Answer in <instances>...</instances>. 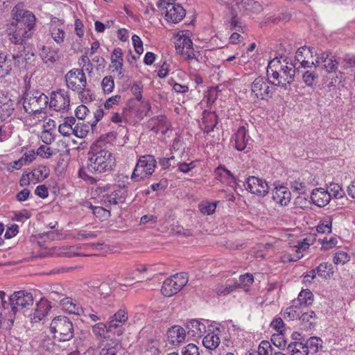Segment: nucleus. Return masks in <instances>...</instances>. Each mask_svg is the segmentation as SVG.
Instances as JSON below:
<instances>
[{"instance_id":"nucleus-49","label":"nucleus","mask_w":355,"mask_h":355,"mask_svg":"<svg viewBox=\"0 0 355 355\" xmlns=\"http://www.w3.org/2000/svg\"><path fill=\"white\" fill-rule=\"evenodd\" d=\"M101 87L104 93H111L114 87V82L112 76H107L104 77L101 81Z\"/></svg>"},{"instance_id":"nucleus-47","label":"nucleus","mask_w":355,"mask_h":355,"mask_svg":"<svg viewBox=\"0 0 355 355\" xmlns=\"http://www.w3.org/2000/svg\"><path fill=\"white\" fill-rule=\"evenodd\" d=\"M199 210L207 215L212 214L216 208V202H202L198 205Z\"/></svg>"},{"instance_id":"nucleus-61","label":"nucleus","mask_w":355,"mask_h":355,"mask_svg":"<svg viewBox=\"0 0 355 355\" xmlns=\"http://www.w3.org/2000/svg\"><path fill=\"white\" fill-rule=\"evenodd\" d=\"M40 139L47 146L55 140V136L50 130H44L41 132Z\"/></svg>"},{"instance_id":"nucleus-64","label":"nucleus","mask_w":355,"mask_h":355,"mask_svg":"<svg viewBox=\"0 0 355 355\" xmlns=\"http://www.w3.org/2000/svg\"><path fill=\"white\" fill-rule=\"evenodd\" d=\"M132 44L134 45L135 51L138 54H141L144 51V48H143V42H142L141 38L138 35H134L132 37Z\"/></svg>"},{"instance_id":"nucleus-43","label":"nucleus","mask_w":355,"mask_h":355,"mask_svg":"<svg viewBox=\"0 0 355 355\" xmlns=\"http://www.w3.org/2000/svg\"><path fill=\"white\" fill-rule=\"evenodd\" d=\"M253 282V275L250 273H246L245 275H241L239 282H235L234 285H237V288H245L246 287H249L251 284H252Z\"/></svg>"},{"instance_id":"nucleus-40","label":"nucleus","mask_w":355,"mask_h":355,"mask_svg":"<svg viewBox=\"0 0 355 355\" xmlns=\"http://www.w3.org/2000/svg\"><path fill=\"white\" fill-rule=\"evenodd\" d=\"M332 218L331 216H326L320 224L317 226L316 230L320 233L330 234L331 232Z\"/></svg>"},{"instance_id":"nucleus-5","label":"nucleus","mask_w":355,"mask_h":355,"mask_svg":"<svg viewBox=\"0 0 355 355\" xmlns=\"http://www.w3.org/2000/svg\"><path fill=\"white\" fill-rule=\"evenodd\" d=\"M23 107L28 114H40L49 104V98L43 92L33 89L26 91L23 95Z\"/></svg>"},{"instance_id":"nucleus-28","label":"nucleus","mask_w":355,"mask_h":355,"mask_svg":"<svg viewBox=\"0 0 355 355\" xmlns=\"http://www.w3.org/2000/svg\"><path fill=\"white\" fill-rule=\"evenodd\" d=\"M312 53L313 51L311 49L307 48L305 46H302L299 48L296 51L294 60H293V63L296 64V66H297L304 62L306 59H307L309 56L312 57Z\"/></svg>"},{"instance_id":"nucleus-41","label":"nucleus","mask_w":355,"mask_h":355,"mask_svg":"<svg viewBox=\"0 0 355 355\" xmlns=\"http://www.w3.org/2000/svg\"><path fill=\"white\" fill-rule=\"evenodd\" d=\"M249 0H233L231 1L232 12L245 13L246 8L248 6Z\"/></svg>"},{"instance_id":"nucleus-38","label":"nucleus","mask_w":355,"mask_h":355,"mask_svg":"<svg viewBox=\"0 0 355 355\" xmlns=\"http://www.w3.org/2000/svg\"><path fill=\"white\" fill-rule=\"evenodd\" d=\"M237 288V285L233 284H218L214 291L218 296H225Z\"/></svg>"},{"instance_id":"nucleus-42","label":"nucleus","mask_w":355,"mask_h":355,"mask_svg":"<svg viewBox=\"0 0 355 355\" xmlns=\"http://www.w3.org/2000/svg\"><path fill=\"white\" fill-rule=\"evenodd\" d=\"M56 148H52L48 146H40L37 150V155L46 159H49L58 153Z\"/></svg>"},{"instance_id":"nucleus-46","label":"nucleus","mask_w":355,"mask_h":355,"mask_svg":"<svg viewBox=\"0 0 355 355\" xmlns=\"http://www.w3.org/2000/svg\"><path fill=\"white\" fill-rule=\"evenodd\" d=\"M318 74L315 71H306L302 75V79L308 87H313L314 83L318 80Z\"/></svg>"},{"instance_id":"nucleus-62","label":"nucleus","mask_w":355,"mask_h":355,"mask_svg":"<svg viewBox=\"0 0 355 355\" xmlns=\"http://www.w3.org/2000/svg\"><path fill=\"white\" fill-rule=\"evenodd\" d=\"M182 355H200L198 347L193 344H189L183 348L182 352Z\"/></svg>"},{"instance_id":"nucleus-56","label":"nucleus","mask_w":355,"mask_h":355,"mask_svg":"<svg viewBox=\"0 0 355 355\" xmlns=\"http://www.w3.org/2000/svg\"><path fill=\"white\" fill-rule=\"evenodd\" d=\"M263 10L262 6L257 1L249 0L248 6L245 14L259 13Z\"/></svg>"},{"instance_id":"nucleus-8","label":"nucleus","mask_w":355,"mask_h":355,"mask_svg":"<svg viewBox=\"0 0 355 355\" xmlns=\"http://www.w3.org/2000/svg\"><path fill=\"white\" fill-rule=\"evenodd\" d=\"M188 282L186 274L180 273L167 278L161 288L162 293L166 297L177 294Z\"/></svg>"},{"instance_id":"nucleus-4","label":"nucleus","mask_w":355,"mask_h":355,"mask_svg":"<svg viewBox=\"0 0 355 355\" xmlns=\"http://www.w3.org/2000/svg\"><path fill=\"white\" fill-rule=\"evenodd\" d=\"M33 304V297L31 293L24 290L14 292L3 304V309L0 312V322L7 320L12 325L17 313H24Z\"/></svg>"},{"instance_id":"nucleus-10","label":"nucleus","mask_w":355,"mask_h":355,"mask_svg":"<svg viewBox=\"0 0 355 355\" xmlns=\"http://www.w3.org/2000/svg\"><path fill=\"white\" fill-rule=\"evenodd\" d=\"M68 89L73 92H82L87 86V78L83 69H72L64 76Z\"/></svg>"},{"instance_id":"nucleus-35","label":"nucleus","mask_w":355,"mask_h":355,"mask_svg":"<svg viewBox=\"0 0 355 355\" xmlns=\"http://www.w3.org/2000/svg\"><path fill=\"white\" fill-rule=\"evenodd\" d=\"M192 48L193 42L187 36L180 37L175 44V49L179 53L184 52L187 50L191 49Z\"/></svg>"},{"instance_id":"nucleus-23","label":"nucleus","mask_w":355,"mask_h":355,"mask_svg":"<svg viewBox=\"0 0 355 355\" xmlns=\"http://www.w3.org/2000/svg\"><path fill=\"white\" fill-rule=\"evenodd\" d=\"M202 120L201 129L207 134L213 131L217 124V116L215 112L204 111Z\"/></svg>"},{"instance_id":"nucleus-6","label":"nucleus","mask_w":355,"mask_h":355,"mask_svg":"<svg viewBox=\"0 0 355 355\" xmlns=\"http://www.w3.org/2000/svg\"><path fill=\"white\" fill-rule=\"evenodd\" d=\"M50 328L53 337L59 341H68L73 337L74 328L71 320L66 316L59 315L53 318Z\"/></svg>"},{"instance_id":"nucleus-1","label":"nucleus","mask_w":355,"mask_h":355,"mask_svg":"<svg viewBox=\"0 0 355 355\" xmlns=\"http://www.w3.org/2000/svg\"><path fill=\"white\" fill-rule=\"evenodd\" d=\"M12 21L8 26L10 41L19 45H24L26 40L32 36L35 25V15L23 8V5H16L12 10Z\"/></svg>"},{"instance_id":"nucleus-26","label":"nucleus","mask_w":355,"mask_h":355,"mask_svg":"<svg viewBox=\"0 0 355 355\" xmlns=\"http://www.w3.org/2000/svg\"><path fill=\"white\" fill-rule=\"evenodd\" d=\"M186 328L188 330V334L192 336H200L205 332V325L201 323L199 320L193 319L187 322Z\"/></svg>"},{"instance_id":"nucleus-19","label":"nucleus","mask_w":355,"mask_h":355,"mask_svg":"<svg viewBox=\"0 0 355 355\" xmlns=\"http://www.w3.org/2000/svg\"><path fill=\"white\" fill-rule=\"evenodd\" d=\"M235 148L239 150H245L251 141L250 137L247 134L244 126L240 127L234 135Z\"/></svg>"},{"instance_id":"nucleus-16","label":"nucleus","mask_w":355,"mask_h":355,"mask_svg":"<svg viewBox=\"0 0 355 355\" xmlns=\"http://www.w3.org/2000/svg\"><path fill=\"white\" fill-rule=\"evenodd\" d=\"M273 200L282 206H286L291 201V193L288 189L284 186L275 185L272 193Z\"/></svg>"},{"instance_id":"nucleus-58","label":"nucleus","mask_w":355,"mask_h":355,"mask_svg":"<svg viewBox=\"0 0 355 355\" xmlns=\"http://www.w3.org/2000/svg\"><path fill=\"white\" fill-rule=\"evenodd\" d=\"M349 259L348 254L343 251H339L335 254L334 262L336 264H345Z\"/></svg>"},{"instance_id":"nucleus-27","label":"nucleus","mask_w":355,"mask_h":355,"mask_svg":"<svg viewBox=\"0 0 355 355\" xmlns=\"http://www.w3.org/2000/svg\"><path fill=\"white\" fill-rule=\"evenodd\" d=\"M50 173L49 168L44 165H40L33 171H31V177L35 180L33 183L40 182L46 179Z\"/></svg>"},{"instance_id":"nucleus-54","label":"nucleus","mask_w":355,"mask_h":355,"mask_svg":"<svg viewBox=\"0 0 355 355\" xmlns=\"http://www.w3.org/2000/svg\"><path fill=\"white\" fill-rule=\"evenodd\" d=\"M0 103H1V109L3 114L7 116H10L15 110L14 101L11 99H9L4 103H1V101H0Z\"/></svg>"},{"instance_id":"nucleus-11","label":"nucleus","mask_w":355,"mask_h":355,"mask_svg":"<svg viewBox=\"0 0 355 355\" xmlns=\"http://www.w3.org/2000/svg\"><path fill=\"white\" fill-rule=\"evenodd\" d=\"M69 95L64 89H58L51 94V100L49 101V107L55 111L64 112L69 107Z\"/></svg>"},{"instance_id":"nucleus-29","label":"nucleus","mask_w":355,"mask_h":355,"mask_svg":"<svg viewBox=\"0 0 355 355\" xmlns=\"http://www.w3.org/2000/svg\"><path fill=\"white\" fill-rule=\"evenodd\" d=\"M287 349L291 355H308L307 346L302 342H293L290 343Z\"/></svg>"},{"instance_id":"nucleus-9","label":"nucleus","mask_w":355,"mask_h":355,"mask_svg":"<svg viewBox=\"0 0 355 355\" xmlns=\"http://www.w3.org/2000/svg\"><path fill=\"white\" fill-rule=\"evenodd\" d=\"M156 166V160L153 155L141 156L138 160L136 166L132 172L131 178L140 177L141 180L151 175Z\"/></svg>"},{"instance_id":"nucleus-36","label":"nucleus","mask_w":355,"mask_h":355,"mask_svg":"<svg viewBox=\"0 0 355 355\" xmlns=\"http://www.w3.org/2000/svg\"><path fill=\"white\" fill-rule=\"evenodd\" d=\"M322 340L320 338L317 336H312L309 338L304 343L307 346V351H313L314 353L318 352L322 348Z\"/></svg>"},{"instance_id":"nucleus-15","label":"nucleus","mask_w":355,"mask_h":355,"mask_svg":"<svg viewBox=\"0 0 355 355\" xmlns=\"http://www.w3.org/2000/svg\"><path fill=\"white\" fill-rule=\"evenodd\" d=\"M128 319V311L124 309H119L109 318L107 332H111L113 329L120 328L125 323Z\"/></svg>"},{"instance_id":"nucleus-50","label":"nucleus","mask_w":355,"mask_h":355,"mask_svg":"<svg viewBox=\"0 0 355 355\" xmlns=\"http://www.w3.org/2000/svg\"><path fill=\"white\" fill-rule=\"evenodd\" d=\"M107 325L103 322H99L92 327V332L97 338L105 339V331H107Z\"/></svg>"},{"instance_id":"nucleus-7","label":"nucleus","mask_w":355,"mask_h":355,"mask_svg":"<svg viewBox=\"0 0 355 355\" xmlns=\"http://www.w3.org/2000/svg\"><path fill=\"white\" fill-rule=\"evenodd\" d=\"M269 77L259 76L251 85V92L257 98L268 101L275 92L277 86Z\"/></svg>"},{"instance_id":"nucleus-32","label":"nucleus","mask_w":355,"mask_h":355,"mask_svg":"<svg viewBox=\"0 0 355 355\" xmlns=\"http://www.w3.org/2000/svg\"><path fill=\"white\" fill-rule=\"evenodd\" d=\"M12 70V60L4 53H0V78L5 77Z\"/></svg>"},{"instance_id":"nucleus-52","label":"nucleus","mask_w":355,"mask_h":355,"mask_svg":"<svg viewBox=\"0 0 355 355\" xmlns=\"http://www.w3.org/2000/svg\"><path fill=\"white\" fill-rule=\"evenodd\" d=\"M130 91L135 99L141 101L142 99L143 84L141 82H135L130 87Z\"/></svg>"},{"instance_id":"nucleus-44","label":"nucleus","mask_w":355,"mask_h":355,"mask_svg":"<svg viewBox=\"0 0 355 355\" xmlns=\"http://www.w3.org/2000/svg\"><path fill=\"white\" fill-rule=\"evenodd\" d=\"M310 244L308 242L307 239H304L302 241L298 242L297 245L296 254L293 255V257H291L289 258L290 261H296L300 258L302 257V254L301 253L300 250H305L309 247Z\"/></svg>"},{"instance_id":"nucleus-14","label":"nucleus","mask_w":355,"mask_h":355,"mask_svg":"<svg viewBox=\"0 0 355 355\" xmlns=\"http://www.w3.org/2000/svg\"><path fill=\"white\" fill-rule=\"evenodd\" d=\"M246 184V189L253 194L264 196L268 192L269 187L264 180L250 176L247 179Z\"/></svg>"},{"instance_id":"nucleus-20","label":"nucleus","mask_w":355,"mask_h":355,"mask_svg":"<svg viewBox=\"0 0 355 355\" xmlns=\"http://www.w3.org/2000/svg\"><path fill=\"white\" fill-rule=\"evenodd\" d=\"M128 195L127 190L115 189L110 194L103 196L104 202L106 204L116 205L125 202Z\"/></svg>"},{"instance_id":"nucleus-48","label":"nucleus","mask_w":355,"mask_h":355,"mask_svg":"<svg viewBox=\"0 0 355 355\" xmlns=\"http://www.w3.org/2000/svg\"><path fill=\"white\" fill-rule=\"evenodd\" d=\"M50 31L52 38L57 44H60L64 42L65 32L62 28L52 27Z\"/></svg>"},{"instance_id":"nucleus-2","label":"nucleus","mask_w":355,"mask_h":355,"mask_svg":"<svg viewBox=\"0 0 355 355\" xmlns=\"http://www.w3.org/2000/svg\"><path fill=\"white\" fill-rule=\"evenodd\" d=\"M276 57L271 60L267 67L266 74L277 87L287 89L294 81L296 73H299V67L293 63L291 58H286L281 60Z\"/></svg>"},{"instance_id":"nucleus-55","label":"nucleus","mask_w":355,"mask_h":355,"mask_svg":"<svg viewBox=\"0 0 355 355\" xmlns=\"http://www.w3.org/2000/svg\"><path fill=\"white\" fill-rule=\"evenodd\" d=\"M316 318V315L314 311H311L309 312H304L300 314L299 319L301 320L304 323L308 324L309 327L312 326L314 323V320Z\"/></svg>"},{"instance_id":"nucleus-13","label":"nucleus","mask_w":355,"mask_h":355,"mask_svg":"<svg viewBox=\"0 0 355 355\" xmlns=\"http://www.w3.org/2000/svg\"><path fill=\"white\" fill-rule=\"evenodd\" d=\"M147 127L155 134L160 132L162 135H166L171 128V123L166 115L161 114L149 119Z\"/></svg>"},{"instance_id":"nucleus-25","label":"nucleus","mask_w":355,"mask_h":355,"mask_svg":"<svg viewBox=\"0 0 355 355\" xmlns=\"http://www.w3.org/2000/svg\"><path fill=\"white\" fill-rule=\"evenodd\" d=\"M60 306L62 309L69 312V313L80 315L83 311V307L79 304L76 303L71 297H62L60 300Z\"/></svg>"},{"instance_id":"nucleus-59","label":"nucleus","mask_w":355,"mask_h":355,"mask_svg":"<svg viewBox=\"0 0 355 355\" xmlns=\"http://www.w3.org/2000/svg\"><path fill=\"white\" fill-rule=\"evenodd\" d=\"M295 308L296 306H291L286 308L284 313V318H288L289 320H291L299 318L300 313L295 310Z\"/></svg>"},{"instance_id":"nucleus-21","label":"nucleus","mask_w":355,"mask_h":355,"mask_svg":"<svg viewBox=\"0 0 355 355\" xmlns=\"http://www.w3.org/2000/svg\"><path fill=\"white\" fill-rule=\"evenodd\" d=\"M123 61L122 50L120 48L114 49L111 55L112 65L110 67L114 69L113 71H115L118 73L120 78L123 77Z\"/></svg>"},{"instance_id":"nucleus-30","label":"nucleus","mask_w":355,"mask_h":355,"mask_svg":"<svg viewBox=\"0 0 355 355\" xmlns=\"http://www.w3.org/2000/svg\"><path fill=\"white\" fill-rule=\"evenodd\" d=\"M40 55L45 63H54L59 59L58 50L43 46Z\"/></svg>"},{"instance_id":"nucleus-33","label":"nucleus","mask_w":355,"mask_h":355,"mask_svg":"<svg viewBox=\"0 0 355 355\" xmlns=\"http://www.w3.org/2000/svg\"><path fill=\"white\" fill-rule=\"evenodd\" d=\"M214 173L217 178L221 182L223 181V180H226L229 181V183H234L236 181V178L231 171L227 170L225 166H219L215 169Z\"/></svg>"},{"instance_id":"nucleus-63","label":"nucleus","mask_w":355,"mask_h":355,"mask_svg":"<svg viewBox=\"0 0 355 355\" xmlns=\"http://www.w3.org/2000/svg\"><path fill=\"white\" fill-rule=\"evenodd\" d=\"M230 24V29L240 31L243 29L242 23L239 21L237 14L232 12Z\"/></svg>"},{"instance_id":"nucleus-22","label":"nucleus","mask_w":355,"mask_h":355,"mask_svg":"<svg viewBox=\"0 0 355 355\" xmlns=\"http://www.w3.org/2000/svg\"><path fill=\"white\" fill-rule=\"evenodd\" d=\"M49 305L46 300H40L36 303L34 311L29 314V317L33 322L41 320L48 313Z\"/></svg>"},{"instance_id":"nucleus-37","label":"nucleus","mask_w":355,"mask_h":355,"mask_svg":"<svg viewBox=\"0 0 355 355\" xmlns=\"http://www.w3.org/2000/svg\"><path fill=\"white\" fill-rule=\"evenodd\" d=\"M297 301L300 306H307L313 301V295L309 290H302L297 297Z\"/></svg>"},{"instance_id":"nucleus-12","label":"nucleus","mask_w":355,"mask_h":355,"mask_svg":"<svg viewBox=\"0 0 355 355\" xmlns=\"http://www.w3.org/2000/svg\"><path fill=\"white\" fill-rule=\"evenodd\" d=\"M165 10V17L166 20L171 21L174 24L180 22L186 15V10L184 8L175 3L168 2L164 10Z\"/></svg>"},{"instance_id":"nucleus-17","label":"nucleus","mask_w":355,"mask_h":355,"mask_svg":"<svg viewBox=\"0 0 355 355\" xmlns=\"http://www.w3.org/2000/svg\"><path fill=\"white\" fill-rule=\"evenodd\" d=\"M313 203L319 207H323L328 205L331 200L329 193L322 188L314 189L311 194Z\"/></svg>"},{"instance_id":"nucleus-57","label":"nucleus","mask_w":355,"mask_h":355,"mask_svg":"<svg viewBox=\"0 0 355 355\" xmlns=\"http://www.w3.org/2000/svg\"><path fill=\"white\" fill-rule=\"evenodd\" d=\"M18 49L17 53H12V59H10L12 61L14 60L17 65H19L21 63L23 64L26 60V58L23 57L24 52V45H20Z\"/></svg>"},{"instance_id":"nucleus-39","label":"nucleus","mask_w":355,"mask_h":355,"mask_svg":"<svg viewBox=\"0 0 355 355\" xmlns=\"http://www.w3.org/2000/svg\"><path fill=\"white\" fill-rule=\"evenodd\" d=\"M89 130L90 126L88 124L84 123L83 122L78 123L73 127V135H74L76 137L82 139L87 135Z\"/></svg>"},{"instance_id":"nucleus-31","label":"nucleus","mask_w":355,"mask_h":355,"mask_svg":"<svg viewBox=\"0 0 355 355\" xmlns=\"http://www.w3.org/2000/svg\"><path fill=\"white\" fill-rule=\"evenodd\" d=\"M218 336L214 332L207 334L202 340L203 345L209 349H216L220 344Z\"/></svg>"},{"instance_id":"nucleus-34","label":"nucleus","mask_w":355,"mask_h":355,"mask_svg":"<svg viewBox=\"0 0 355 355\" xmlns=\"http://www.w3.org/2000/svg\"><path fill=\"white\" fill-rule=\"evenodd\" d=\"M318 276L324 278L329 279L334 273L333 266L331 263H322L315 268Z\"/></svg>"},{"instance_id":"nucleus-3","label":"nucleus","mask_w":355,"mask_h":355,"mask_svg":"<svg viewBox=\"0 0 355 355\" xmlns=\"http://www.w3.org/2000/svg\"><path fill=\"white\" fill-rule=\"evenodd\" d=\"M102 144V141L93 144L88 153L87 169L91 173L110 172L116 166L114 156L110 150L103 148Z\"/></svg>"},{"instance_id":"nucleus-60","label":"nucleus","mask_w":355,"mask_h":355,"mask_svg":"<svg viewBox=\"0 0 355 355\" xmlns=\"http://www.w3.org/2000/svg\"><path fill=\"white\" fill-rule=\"evenodd\" d=\"M291 187L294 192L299 194L304 193L306 191V184L300 180H295L291 182Z\"/></svg>"},{"instance_id":"nucleus-51","label":"nucleus","mask_w":355,"mask_h":355,"mask_svg":"<svg viewBox=\"0 0 355 355\" xmlns=\"http://www.w3.org/2000/svg\"><path fill=\"white\" fill-rule=\"evenodd\" d=\"M88 204L89 205V207L92 209L93 214L99 219L107 218L110 216V211L102 207L93 206L90 202Z\"/></svg>"},{"instance_id":"nucleus-18","label":"nucleus","mask_w":355,"mask_h":355,"mask_svg":"<svg viewBox=\"0 0 355 355\" xmlns=\"http://www.w3.org/2000/svg\"><path fill=\"white\" fill-rule=\"evenodd\" d=\"M185 336V329L178 325L172 327L167 331L168 340L173 345H178L184 342Z\"/></svg>"},{"instance_id":"nucleus-24","label":"nucleus","mask_w":355,"mask_h":355,"mask_svg":"<svg viewBox=\"0 0 355 355\" xmlns=\"http://www.w3.org/2000/svg\"><path fill=\"white\" fill-rule=\"evenodd\" d=\"M326 62L327 63L324 64L323 68L328 73L327 78L331 79V80L327 83V87H331L335 86V83L337 81L338 76L334 77V74L333 73H336L338 69V62H337L334 57H332Z\"/></svg>"},{"instance_id":"nucleus-45","label":"nucleus","mask_w":355,"mask_h":355,"mask_svg":"<svg viewBox=\"0 0 355 355\" xmlns=\"http://www.w3.org/2000/svg\"><path fill=\"white\" fill-rule=\"evenodd\" d=\"M328 189L327 192L329 193L330 198L333 196L336 198H341L345 194L342 187L336 183H331L328 187Z\"/></svg>"},{"instance_id":"nucleus-53","label":"nucleus","mask_w":355,"mask_h":355,"mask_svg":"<svg viewBox=\"0 0 355 355\" xmlns=\"http://www.w3.org/2000/svg\"><path fill=\"white\" fill-rule=\"evenodd\" d=\"M272 348L269 341L262 340L259 345L257 353L259 355H270L272 354Z\"/></svg>"}]
</instances>
